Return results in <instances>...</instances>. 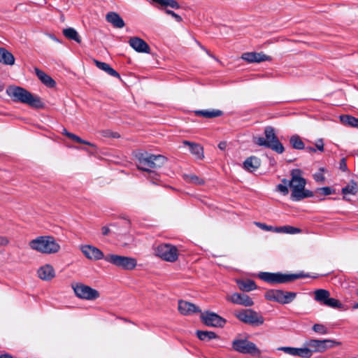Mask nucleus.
<instances>
[{"label": "nucleus", "instance_id": "obj_22", "mask_svg": "<svg viewBox=\"0 0 358 358\" xmlns=\"http://www.w3.org/2000/svg\"><path fill=\"white\" fill-rule=\"evenodd\" d=\"M35 73L38 79L48 87L52 88L56 85V82L44 71L35 68Z\"/></svg>", "mask_w": 358, "mask_h": 358}, {"label": "nucleus", "instance_id": "obj_48", "mask_svg": "<svg viewBox=\"0 0 358 358\" xmlns=\"http://www.w3.org/2000/svg\"><path fill=\"white\" fill-rule=\"evenodd\" d=\"M255 224L258 227H259L260 229H263V230H265V231H273V229H275V227H272V226H269V225H267L264 223H262V222H255Z\"/></svg>", "mask_w": 358, "mask_h": 358}, {"label": "nucleus", "instance_id": "obj_44", "mask_svg": "<svg viewBox=\"0 0 358 358\" xmlns=\"http://www.w3.org/2000/svg\"><path fill=\"white\" fill-rule=\"evenodd\" d=\"M296 348L293 347H280L278 350L284 352L286 354L295 356Z\"/></svg>", "mask_w": 358, "mask_h": 358}, {"label": "nucleus", "instance_id": "obj_46", "mask_svg": "<svg viewBox=\"0 0 358 358\" xmlns=\"http://www.w3.org/2000/svg\"><path fill=\"white\" fill-rule=\"evenodd\" d=\"M130 224H131V222L129 220H127V219H124L122 224V227H124L126 229L125 230H120L117 234H125L128 232V229L130 227Z\"/></svg>", "mask_w": 358, "mask_h": 358}, {"label": "nucleus", "instance_id": "obj_57", "mask_svg": "<svg viewBox=\"0 0 358 358\" xmlns=\"http://www.w3.org/2000/svg\"><path fill=\"white\" fill-rule=\"evenodd\" d=\"M62 134H63L64 135H65L66 136H67V134H71V132H69V131H68L65 128H64V129H63V132H62Z\"/></svg>", "mask_w": 358, "mask_h": 358}, {"label": "nucleus", "instance_id": "obj_5", "mask_svg": "<svg viewBox=\"0 0 358 358\" xmlns=\"http://www.w3.org/2000/svg\"><path fill=\"white\" fill-rule=\"evenodd\" d=\"M264 133L265 138L255 137L254 143L259 146L269 148L278 154H282L285 151V148L275 134V129L271 126L266 127Z\"/></svg>", "mask_w": 358, "mask_h": 358}, {"label": "nucleus", "instance_id": "obj_49", "mask_svg": "<svg viewBox=\"0 0 358 358\" xmlns=\"http://www.w3.org/2000/svg\"><path fill=\"white\" fill-rule=\"evenodd\" d=\"M339 169L343 172H346L348 171V169L347 166L346 159L345 157H343L341 159V161L339 162Z\"/></svg>", "mask_w": 358, "mask_h": 358}, {"label": "nucleus", "instance_id": "obj_4", "mask_svg": "<svg viewBox=\"0 0 358 358\" xmlns=\"http://www.w3.org/2000/svg\"><path fill=\"white\" fill-rule=\"evenodd\" d=\"M137 159L139 163L138 169L139 170L146 171L149 173V176L157 179L158 175L150 169H157L161 167L166 162V158L161 155H152L148 152L138 153Z\"/></svg>", "mask_w": 358, "mask_h": 358}, {"label": "nucleus", "instance_id": "obj_13", "mask_svg": "<svg viewBox=\"0 0 358 358\" xmlns=\"http://www.w3.org/2000/svg\"><path fill=\"white\" fill-rule=\"evenodd\" d=\"M200 320L208 327H223L227 323L224 318L211 311L201 313Z\"/></svg>", "mask_w": 358, "mask_h": 358}, {"label": "nucleus", "instance_id": "obj_56", "mask_svg": "<svg viewBox=\"0 0 358 358\" xmlns=\"http://www.w3.org/2000/svg\"><path fill=\"white\" fill-rule=\"evenodd\" d=\"M111 137L113 138H119L120 137V134L117 132H113V134L111 135Z\"/></svg>", "mask_w": 358, "mask_h": 358}, {"label": "nucleus", "instance_id": "obj_62", "mask_svg": "<svg viewBox=\"0 0 358 358\" xmlns=\"http://www.w3.org/2000/svg\"><path fill=\"white\" fill-rule=\"evenodd\" d=\"M20 6H21V4H20V3H18L17 5H16V6H15V10H16V9H17V8H18Z\"/></svg>", "mask_w": 358, "mask_h": 358}, {"label": "nucleus", "instance_id": "obj_26", "mask_svg": "<svg viewBox=\"0 0 358 358\" xmlns=\"http://www.w3.org/2000/svg\"><path fill=\"white\" fill-rule=\"evenodd\" d=\"M236 283L243 292H250L257 288L255 282L251 279L237 280Z\"/></svg>", "mask_w": 358, "mask_h": 358}, {"label": "nucleus", "instance_id": "obj_42", "mask_svg": "<svg viewBox=\"0 0 358 358\" xmlns=\"http://www.w3.org/2000/svg\"><path fill=\"white\" fill-rule=\"evenodd\" d=\"M323 341H324V343L323 344H324V347H325V350L329 348H333L335 346H338L341 344V342L331 340V339H324V340H323Z\"/></svg>", "mask_w": 358, "mask_h": 358}, {"label": "nucleus", "instance_id": "obj_43", "mask_svg": "<svg viewBox=\"0 0 358 358\" xmlns=\"http://www.w3.org/2000/svg\"><path fill=\"white\" fill-rule=\"evenodd\" d=\"M324 171V169L323 168H320V171L317 172V173H315L314 175H313V178L315 179V180L316 182H324V180H325V178L322 173Z\"/></svg>", "mask_w": 358, "mask_h": 358}, {"label": "nucleus", "instance_id": "obj_50", "mask_svg": "<svg viewBox=\"0 0 358 358\" xmlns=\"http://www.w3.org/2000/svg\"><path fill=\"white\" fill-rule=\"evenodd\" d=\"M315 148V149L318 150L320 152L324 151V141L322 138H320L316 141Z\"/></svg>", "mask_w": 358, "mask_h": 358}, {"label": "nucleus", "instance_id": "obj_6", "mask_svg": "<svg viewBox=\"0 0 358 358\" xmlns=\"http://www.w3.org/2000/svg\"><path fill=\"white\" fill-rule=\"evenodd\" d=\"M29 247L41 253L53 254L60 250V245L51 236H41L29 243Z\"/></svg>", "mask_w": 358, "mask_h": 358}, {"label": "nucleus", "instance_id": "obj_47", "mask_svg": "<svg viewBox=\"0 0 358 358\" xmlns=\"http://www.w3.org/2000/svg\"><path fill=\"white\" fill-rule=\"evenodd\" d=\"M165 13L167 15H171L178 22H180L182 21V17L180 15H178L177 13H176L175 12H173L171 10L166 9L165 10Z\"/></svg>", "mask_w": 358, "mask_h": 358}, {"label": "nucleus", "instance_id": "obj_8", "mask_svg": "<svg viewBox=\"0 0 358 358\" xmlns=\"http://www.w3.org/2000/svg\"><path fill=\"white\" fill-rule=\"evenodd\" d=\"M296 294V292H294L269 289L266 292L264 297L268 301H275L280 304H287L295 299Z\"/></svg>", "mask_w": 358, "mask_h": 358}, {"label": "nucleus", "instance_id": "obj_3", "mask_svg": "<svg viewBox=\"0 0 358 358\" xmlns=\"http://www.w3.org/2000/svg\"><path fill=\"white\" fill-rule=\"evenodd\" d=\"M259 278L264 280L266 282H268L271 285L275 284H285L290 282H293L296 280L305 278H317L318 277L316 275H311L308 273H305L303 271H301L299 273H282L280 272L278 273H270V272H260L258 274Z\"/></svg>", "mask_w": 358, "mask_h": 358}, {"label": "nucleus", "instance_id": "obj_18", "mask_svg": "<svg viewBox=\"0 0 358 358\" xmlns=\"http://www.w3.org/2000/svg\"><path fill=\"white\" fill-rule=\"evenodd\" d=\"M231 302L244 306H252L254 304L253 300L244 293H234L231 295L229 299Z\"/></svg>", "mask_w": 358, "mask_h": 358}, {"label": "nucleus", "instance_id": "obj_16", "mask_svg": "<svg viewBox=\"0 0 358 358\" xmlns=\"http://www.w3.org/2000/svg\"><path fill=\"white\" fill-rule=\"evenodd\" d=\"M129 45L136 52L142 53H150V48L149 45L142 38L134 36L129 40Z\"/></svg>", "mask_w": 358, "mask_h": 358}, {"label": "nucleus", "instance_id": "obj_61", "mask_svg": "<svg viewBox=\"0 0 358 358\" xmlns=\"http://www.w3.org/2000/svg\"><path fill=\"white\" fill-rule=\"evenodd\" d=\"M353 308H358V303L354 305Z\"/></svg>", "mask_w": 358, "mask_h": 358}, {"label": "nucleus", "instance_id": "obj_37", "mask_svg": "<svg viewBox=\"0 0 358 358\" xmlns=\"http://www.w3.org/2000/svg\"><path fill=\"white\" fill-rule=\"evenodd\" d=\"M324 305L331 307V308H338V309L343 308V305L339 300L336 299L334 298H330V296L325 301Z\"/></svg>", "mask_w": 358, "mask_h": 358}, {"label": "nucleus", "instance_id": "obj_11", "mask_svg": "<svg viewBox=\"0 0 358 358\" xmlns=\"http://www.w3.org/2000/svg\"><path fill=\"white\" fill-rule=\"evenodd\" d=\"M156 255L164 261L175 262L178 258V250L170 243L159 244L155 249Z\"/></svg>", "mask_w": 358, "mask_h": 358}, {"label": "nucleus", "instance_id": "obj_54", "mask_svg": "<svg viewBox=\"0 0 358 358\" xmlns=\"http://www.w3.org/2000/svg\"><path fill=\"white\" fill-rule=\"evenodd\" d=\"M0 358H14V357L10 354L5 352L0 355Z\"/></svg>", "mask_w": 358, "mask_h": 358}, {"label": "nucleus", "instance_id": "obj_38", "mask_svg": "<svg viewBox=\"0 0 358 358\" xmlns=\"http://www.w3.org/2000/svg\"><path fill=\"white\" fill-rule=\"evenodd\" d=\"M312 355V351L308 348H296L295 356H299L303 358H309Z\"/></svg>", "mask_w": 358, "mask_h": 358}, {"label": "nucleus", "instance_id": "obj_52", "mask_svg": "<svg viewBox=\"0 0 358 358\" xmlns=\"http://www.w3.org/2000/svg\"><path fill=\"white\" fill-rule=\"evenodd\" d=\"M103 136L104 137H111V135L113 134V131L107 129L102 131Z\"/></svg>", "mask_w": 358, "mask_h": 358}, {"label": "nucleus", "instance_id": "obj_30", "mask_svg": "<svg viewBox=\"0 0 358 358\" xmlns=\"http://www.w3.org/2000/svg\"><path fill=\"white\" fill-rule=\"evenodd\" d=\"M340 120L345 126L358 128V119L349 115H342L340 116Z\"/></svg>", "mask_w": 358, "mask_h": 358}, {"label": "nucleus", "instance_id": "obj_15", "mask_svg": "<svg viewBox=\"0 0 358 358\" xmlns=\"http://www.w3.org/2000/svg\"><path fill=\"white\" fill-rule=\"evenodd\" d=\"M241 58L248 63H260L265 61H271L272 59L270 56L264 54L262 52H245L242 55Z\"/></svg>", "mask_w": 358, "mask_h": 358}, {"label": "nucleus", "instance_id": "obj_14", "mask_svg": "<svg viewBox=\"0 0 358 358\" xmlns=\"http://www.w3.org/2000/svg\"><path fill=\"white\" fill-rule=\"evenodd\" d=\"M80 249L84 255L89 259L96 261L106 257L101 250L90 245H83Z\"/></svg>", "mask_w": 358, "mask_h": 358}, {"label": "nucleus", "instance_id": "obj_1", "mask_svg": "<svg viewBox=\"0 0 358 358\" xmlns=\"http://www.w3.org/2000/svg\"><path fill=\"white\" fill-rule=\"evenodd\" d=\"M301 173L302 171L300 169H295L291 171L290 180L285 178L282 180V185H288L291 188L290 198L294 201H299L314 196L313 192L305 188L306 180L301 176Z\"/></svg>", "mask_w": 358, "mask_h": 358}, {"label": "nucleus", "instance_id": "obj_12", "mask_svg": "<svg viewBox=\"0 0 358 358\" xmlns=\"http://www.w3.org/2000/svg\"><path fill=\"white\" fill-rule=\"evenodd\" d=\"M72 288L76 296L81 299L94 301L100 296L99 291L83 283L72 285Z\"/></svg>", "mask_w": 358, "mask_h": 358}, {"label": "nucleus", "instance_id": "obj_10", "mask_svg": "<svg viewBox=\"0 0 358 358\" xmlns=\"http://www.w3.org/2000/svg\"><path fill=\"white\" fill-rule=\"evenodd\" d=\"M104 259L106 262L124 270H133L137 265V261L135 258L118 255H107Z\"/></svg>", "mask_w": 358, "mask_h": 358}, {"label": "nucleus", "instance_id": "obj_32", "mask_svg": "<svg viewBox=\"0 0 358 358\" xmlns=\"http://www.w3.org/2000/svg\"><path fill=\"white\" fill-rule=\"evenodd\" d=\"M341 192L344 195H355L358 192V185L357 182L352 180L349 184L342 188Z\"/></svg>", "mask_w": 358, "mask_h": 358}, {"label": "nucleus", "instance_id": "obj_55", "mask_svg": "<svg viewBox=\"0 0 358 358\" xmlns=\"http://www.w3.org/2000/svg\"><path fill=\"white\" fill-rule=\"evenodd\" d=\"M305 149L308 152H316V149L313 147H307V148L305 147Z\"/></svg>", "mask_w": 358, "mask_h": 358}, {"label": "nucleus", "instance_id": "obj_27", "mask_svg": "<svg viewBox=\"0 0 358 358\" xmlns=\"http://www.w3.org/2000/svg\"><path fill=\"white\" fill-rule=\"evenodd\" d=\"M0 62L6 65H13L15 57L13 55L4 48H0Z\"/></svg>", "mask_w": 358, "mask_h": 358}, {"label": "nucleus", "instance_id": "obj_59", "mask_svg": "<svg viewBox=\"0 0 358 358\" xmlns=\"http://www.w3.org/2000/svg\"><path fill=\"white\" fill-rule=\"evenodd\" d=\"M3 90V85L1 82H0V92H1Z\"/></svg>", "mask_w": 358, "mask_h": 358}, {"label": "nucleus", "instance_id": "obj_24", "mask_svg": "<svg viewBox=\"0 0 358 358\" xmlns=\"http://www.w3.org/2000/svg\"><path fill=\"white\" fill-rule=\"evenodd\" d=\"M261 165L260 159L255 156L247 158L243 162V167L246 171L253 172Z\"/></svg>", "mask_w": 358, "mask_h": 358}, {"label": "nucleus", "instance_id": "obj_45", "mask_svg": "<svg viewBox=\"0 0 358 358\" xmlns=\"http://www.w3.org/2000/svg\"><path fill=\"white\" fill-rule=\"evenodd\" d=\"M276 191L280 192L284 196L288 194V193H289V189H288L287 186L285 185H282V184H278L276 186Z\"/></svg>", "mask_w": 358, "mask_h": 358}, {"label": "nucleus", "instance_id": "obj_7", "mask_svg": "<svg viewBox=\"0 0 358 358\" xmlns=\"http://www.w3.org/2000/svg\"><path fill=\"white\" fill-rule=\"evenodd\" d=\"M234 315L239 321L253 327H259L264 322V317L262 314L252 309L236 310Z\"/></svg>", "mask_w": 358, "mask_h": 358}, {"label": "nucleus", "instance_id": "obj_29", "mask_svg": "<svg viewBox=\"0 0 358 358\" xmlns=\"http://www.w3.org/2000/svg\"><path fill=\"white\" fill-rule=\"evenodd\" d=\"M196 334L199 339L203 341H210L212 339L218 338V336L211 331L197 330Z\"/></svg>", "mask_w": 358, "mask_h": 358}, {"label": "nucleus", "instance_id": "obj_39", "mask_svg": "<svg viewBox=\"0 0 358 358\" xmlns=\"http://www.w3.org/2000/svg\"><path fill=\"white\" fill-rule=\"evenodd\" d=\"M67 137L78 143L87 145L92 146V147L95 146L94 144L91 143L89 141L82 139L80 137H79L78 136H77L74 134H68Z\"/></svg>", "mask_w": 358, "mask_h": 358}, {"label": "nucleus", "instance_id": "obj_20", "mask_svg": "<svg viewBox=\"0 0 358 358\" xmlns=\"http://www.w3.org/2000/svg\"><path fill=\"white\" fill-rule=\"evenodd\" d=\"M183 144L189 146L190 152L196 159H202L203 158V148L200 144L188 141H184Z\"/></svg>", "mask_w": 358, "mask_h": 358}, {"label": "nucleus", "instance_id": "obj_25", "mask_svg": "<svg viewBox=\"0 0 358 358\" xmlns=\"http://www.w3.org/2000/svg\"><path fill=\"white\" fill-rule=\"evenodd\" d=\"M94 62L97 68L105 71L108 75L120 79V75L113 69L108 64L94 59Z\"/></svg>", "mask_w": 358, "mask_h": 358}, {"label": "nucleus", "instance_id": "obj_31", "mask_svg": "<svg viewBox=\"0 0 358 358\" xmlns=\"http://www.w3.org/2000/svg\"><path fill=\"white\" fill-rule=\"evenodd\" d=\"M63 34L66 38L69 40H73L78 43H81L80 36H79L77 31L73 28L69 27L63 29Z\"/></svg>", "mask_w": 358, "mask_h": 358}, {"label": "nucleus", "instance_id": "obj_28", "mask_svg": "<svg viewBox=\"0 0 358 358\" xmlns=\"http://www.w3.org/2000/svg\"><path fill=\"white\" fill-rule=\"evenodd\" d=\"M314 294L315 300L322 305H324L325 301L330 296V292L328 290L324 289H319L315 290Z\"/></svg>", "mask_w": 358, "mask_h": 358}, {"label": "nucleus", "instance_id": "obj_51", "mask_svg": "<svg viewBox=\"0 0 358 358\" xmlns=\"http://www.w3.org/2000/svg\"><path fill=\"white\" fill-rule=\"evenodd\" d=\"M110 232V229L106 227V226H103L101 228V233L103 236H108Z\"/></svg>", "mask_w": 358, "mask_h": 358}, {"label": "nucleus", "instance_id": "obj_34", "mask_svg": "<svg viewBox=\"0 0 358 358\" xmlns=\"http://www.w3.org/2000/svg\"><path fill=\"white\" fill-rule=\"evenodd\" d=\"M324 341L323 340L310 339L308 342V345L310 348H314L315 352H322L325 351V347H324Z\"/></svg>", "mask_w": 358, "mask_h": 358}, {"label": "nucleus", "instance_id": "obj_40", "mask_svg": "<svg viewBox=\"0 0 358 358\" xmlns=\"http://www.w3.org/2000/svg\"><path fill=\"white\" fill-rule=\"evenodd\" d=\"M316 193H320L324 196L331 195L335 193V189L331 188L330 187H323L317 188L315 190Z\"/></svg>", "mask_w": 358, "mask_h": 358}, {"label": "nucleus", "instance_id": "obj_63", "mask_svg": "<svg viewBox=\"0 0 358 358\" xmlns=\"http://www.w3.org/2000/svg\"><path fill=\"white\" fill-rule=\"evenodd\" d=\"M357 294H358V289H357Z\"/></svg>", "mask_w": 358, "mask_h": 358}, {"label": "nucleus", "instance_id": "obj_35", "mask_svg": "<svg viewBox=\"0 0 358 358\" xmlns=\"http://www.w3.org/2000/svg\"><path fill=\"white\" fill-rule=\"evenodd\" d=\"M273 231L278 233L294 234L301 232V229L299 228L287 225L283 227H275Z\"/></svg>", "mask_w": 358, "mask_h": 358}, {"label": "nucleus", "instance_id": "obj_36", "mask_svg": "<svg viewBox=\"0 0 358 358\" xmlns=\"http://www.w3.org/2000/svg\"><path fill=\"white\" fill-rule=\"evenodd\" d=\"M183 178L187 182L194 185H202L205 183V181L203 178H201L194 174H185L183 176Z\"/></svg>", "mask_w": 358, "mask_h": 358}, {"label": "nucleus", "instance_id": "obj_58", "mask_svg": "<svg viewBox=\"0 0 358 358\" xmlns=\"http://www.w3.org/2000/svg\"><path fill=\"white\" fill-rule=\"evenodd\" d=\"M201 48L203 50H204L207 52L208 55L211 56V55L210 54V52H208V50L206 48H204L203 46H201Z\"/></svg>", "mask_w": 358, "mask_h": 358}, {"label": "nucleus", "instance_id": "obj_23", "mask_svg": "<svg viewBox=\"0 0 358 358\" xmlns=\"http://www.w3.org/2000/svg\"><path fill=\"white\" fill-rule=\"evenodd\" d=\"M194 114L198 117H203L207 119H211L220 117L223 115V111L219 109L198 110L194 111Z\"/></svg>", "mask_w": 358, "mask_h": 358}, {"label": "nucleus", "instance_id": "obj_21", "mask_svg": "<svg viewBox=\"0 0 358 358\" xmlns=\"http://www.w3.org/2000/svg\"><path fill=\"white\" fill-rule=\"evenodd\" d=\"M106 19L108 22L110 23L115 28L121 29L125 25L123 19L115 12L111 11L108 13Z\"/></svg>", "mask_w": 358, "mask_h": 358}, {"label": "nucleus", "instance_id": "obj_2", "mask_svg": "<svg viewBox=\"0 0 358 358\" xmlns=\"http://www.w3.org/2000/svg\"><path fill=\"white\" fill-rule=\"evenodd\" d=\"M6 94L14 102H19L28 105L35 109H43L45 105L38 96L33 95L26 89L10 85L6 89Z\"/></svg>", "mask_w": 358, "mask_h": 358}, {"label": "nucleus", "instance_id": "obj_33", "mask_svg": "<svg viewBox=\"0 0 358 358\" xmlns=\"http://www.w3.org/2000/svg\"><path fill=\"white\" fill-rule=\"evenodd\" d=\"M289 143L294 149H296V150L305 149L304 143L301 140V137L297 134L292 135L290 137Z\"/></svg>", "mask_w": 358, "mask_h": 358}, {"label": "nucleus", "instance_id": "obj_17", "mask_svg": "<svg viewBox=\"0 0 358 358\" xmlns=\"http://www.w3.org/2000/svg\"><path fill=\"white\" fill-rule=\"evenodd\" d=\"M178 311L184 315H189L196 313H201V310L195 304L184 300L178 301Z\"/></svg>", "mask_w": 358, "mask_h": 358}, {"label": "nucleus", "instance_id": "obj_53", "mask_svg": "<svg viewBox=\"0 0 358 358\" xmlns=\"http://www.w3.org/2000/svg\"><path fill=\"white\" fill-rule=\"evenodd\" d=\"M227 142L225 141H221L219 144H218V148L221 150H224L227 148Z\"/></svg>", "mask_w": 358, "mask_h": 358}, {"label": "nucleus", "instance_id": "obj_60", "mask_svg": "<svg viewBox=\"0 0 358 358\" xmlns=\"http://www.w3.org/2000/svg\"><path fill=\"white\" fill-rule=\"evenodd\" d=\"M118 224H119V223H113V224H110V226L115 227V226H117Z\"/></svg>", "mask_w": 358, "mask_h": 358}, {"label": "nucleus", "instance_id": "obj_41", "mask_svg": "<svg viewBox=\"0 0 358 358\" xmlns=\"http://www.w3.org/2000/svg\"><path fill=\"white\" fill-rule=\"evenodd\" d=\"M313 330L320 334H328L327 328L322 324H315L313 326Z\"/></svg>", "mask_w": 358, "mask_h": 358}, {"label": "nucleus", "instance_id": "obj_9", "mask_svg": "<svg viewBox=\"0 0 358 358\" xmlns=\"http://www.w3.org/2000/svg\"><path fill=\"white\" fill-rule=\"evenodd\" d=\"M232 348L241 354L250 355L258 357L261 356V350L254 343L247 338L234 339L232 342Z\"/></svg>", "mask_w": 358, "mask_h": 358}, {"label": "nucleus", "instance_id": "obj_19", "mask_svg": "<svg viewBox=\"0 0 358 358\" xmlns=\"http://www.w3.org/2000/svg\"><path fill=\"white\" fill-rule=\"evenodd\" d=\"M37 273L38 277L43 280H50L55 275V269L50 264H45L40 267Z\"/></svg>", "mask_w": 358, "mask_h": 358}]
</instances>
